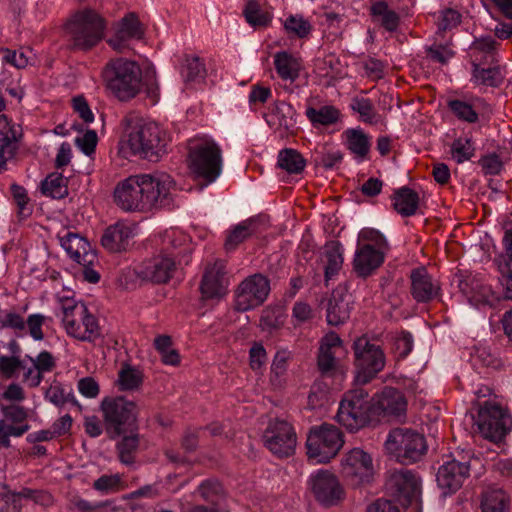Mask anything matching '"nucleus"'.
Masks as SVG:
<instances>
[{"instance_id": "nucleus-55", "label": "nucleus", "mask_w": 512, "mask_h": 512, "mask_svg": "<svg viewBox=\"0 0 512 512\" xmlns=\"http://www.w3.org/2000/svg\"><path fill=\"white\" fill-rule=\"evenodd\" d=\"M61 309L63 313V323L71 320L72 317L81 316L88 311L84 304L77 303L73 298L61 299Z\"/></svg>"}, {"instance_id": "nucleus-33", "label": "nucleus", "mask_w": 512, "mask_h": 512, "mask_svg": "<svg viewBox=\"0 0 512 512\" xmlns=\"http://www.w3.org/2000/svg\"><path fill=\"white\" fill-rule=\"evenodd\" d=\"M509 497L500 488L490 487L482 494V512H508Z\"/></svg>"}, {"instance_id": "nucleus-5", "label": "nucleus", "mask_w": 512, "mask_h": 512, "mask_svg": "<svg viewBox=\"0 0 512 512\" xmlns=\"http://www.w3.org/2000/svg\"><path fill=\"white\" fill-rule=\"evenodd\" d=\"M188 167L201 187L213 183L222 171V151L213 140H203L189 147Z\"/></svg>"}, {"instance_id": "nucleus-6", "label": "nucleus", "mask_w": 512, "mask_h": 512, "mask_svg": "<svg viewBox=\"0 0 512 512\" xmlns=\"http://www.w3.org/2000/svg\"><path fill=\"white\" fill-rule=\"evenodd\" d=\"M100 409L103 413L106 432L114 439L126 432L137 430L138 409L134 401L124 396L105 397Z\"/></svg>"}, {"instance_id": "nucleus-35", "label": "nucleus", "mask_w": 512, "mask_h": 512, "mask_svg": "<svg viewBox=\"0 0 512 512\" xmlns=\"http://www.w3.org/2000/svg\"><path fill=\"white\" fill-rule=\"evenodd\" d=\"M205 64L198 56H186L181 65V76L186 85L199 83L206 77Z\"/></svg>"}, {"instance_id": "nucleus-46", "label": "nucleus", "mask_w": 512, "mask_h": 512, "mask_svg": "<svg viewBox=\"0 0 512 512\" xmlns=\"http://www.w3.org/2000/svg\"><path fill=\"white\" fill-rule=\"evenodd\" d=\"M295 114L294 108L286 102L277 103L272 113L277 119V124L280 127H284L286 130L295 126Z\"/></svg>"}, {"instance_id": "nucleus-22", "label": "nucleus", "mask_w": 512, "mask_h": 512, "mask_svg": "<svg viewBox=\"0 0 512 512\" xmlns=\"http://www.w3.org/2000/svg\"><path fill=\"white\" fill-rule=\"evenodd\" d=\"M459 288L468 297L469 302L477 307H494L500 301V297L492 291L490 286L475 277L461 280Z\"/></svg>"}, {"instance_id": "nucleus-48", "label": "nucleus", "mask_w": 512, "mask_h": 512, "mask_svg": "<svg viewBox=\"0 0 512 512\" xmlns=\"http://www.w3.org/2000/svg\"><path fill=\"white\" fill-rule=\"evenodd\" d=\"M29 430V425L14 426L8 424L5 420H0V447L9 448L11 446L10 436L20 437Z\"/></svg>"}, {"instance_id": "nucleus-9", "label": "nucleus", "mask_w": 512, "mask_h": 512, "mask_svg": "<svg viewBox=\"0 0 512 512\" xmlns=\"http://www.w3.org/2000/svg\"><path fill=\"white\" fill-rule=\"evenodd\" d=\"M476 425L486 440L500 446L512 429V417L501 405L486 401L479 408Z\"/></svg>"}, {"instance_id": "nucleus-3", "label": "nucleus", "mask_w": 512, "mask_h": 512, "mask_svg": "<svg viewBox=\"0 0 512 512\" xmlns=\"http://www.w3.org/2000/svg\"><path fill=\"white\" fill-rule=\"evenodd\" d=\"M105 21L92 9L75 12L67 20L64 33L71 51H89L104 37Z\"/></svg>"}, {"instance_id": "nucleus-16", "label": "nucleus", "mask_w": 512, "mask_h": 512, "mask_svg": "<svg viewBox=\"0 0 512 512\" xmlns=\"http://www.w3.org/2000/svg\"><path fill=\"white\" fill-rule=\"evenodd\" d=\"M341 467L343 475L354 486L369 483L373 475L372 457L361 448H353L346 453Z\"/></svg>"}, {"instance_id": "nucleus-63", "label": "nucleus", "mask_w": 512, "mask_h": 512, "mask_svg": "<svg viewBox=\"0 0 512 512\" xmlns=\"http://www.w3.org/2000/svg\"><path fill=\"white\" fill-rule=\"evenodd\" d=\"M30 360L33 362L34 368L42 373L50 372L56 366L54 357L48 351H42L36 359L30 358Z\"/></svg>"}, {"instance_id": "nucleus-30", "label": "nucleus", "mask_w": 512, "mask_h": 512, "mask_svg": "<svg viewBox=\"0 0 512 512\" xmlns=\"http://www.w3.org/2000/svg\"><path fill=\"white\" fill-rule=\"evenodd\" d=\"M340 248V243L336 241H330L324 247L321 255V261L324 264V276L326 282L336 276L342 268L343 256Z\"/></svg>"}, {"instance_id": "nucleus-15", "label": "nucleus", "mask_w": 512, "mask_h": 512, "mask_svg": "<svg viewBox=\"0 0 512 512\" xmlns=\"http://www.w3.org/2000/svg\"><path fill=\"white\" fill-rule=\"evenodd\" d=\"M296 439L293 427L284 420L271 421L264 433L266 447L278 457L291 456L296 448Z\"/></svg>"}, {"instance_id": "nucleus-23", "label": "nucleus", "mask_w": 512, "mask_h": 512, "mask_svg": "<svg viewBox=\"0 0 512 512\" xmlns=\"http://www.w3.org/2000/svg\"><path fill=\"white\" fill-rule=\"evenodd\" d=\"M144 30L140 21L134 13H129L119 23L114 36L108 39V44L117 52H124L128 48V42L131 39H141Z\"/></svg>"}, {"instance_id": "nucleus-7", "label": "nucleus", "mask_w": 512, "mask_h": 512, "mask_svg": "<svg viewBox=\"0 0 512 512\" xmlns=\"http://www.w3.org/2000/svg\"><path fill=\"white\" fill-rule=\"evenodd\" d=\"M337 421L350 431H357L374 420L373 398L362 387H356L344 394Z\"/></svg>"}, {"instance_id": "nucleus-14", "label": "nucleus", "mask_w": 512, "mask_h": 512, "mask_svg": "<svg viewBox=\"0 0 512 512\" xmlns=\"http://www.w3.org/2000/svg\"><path fill=\"white\" fill-rule=\"evenodd\" d=\"M310 490L323 507L337 506L345 499V490L338 477L328 471L319 470L309 479Z\"/></svg>"}, {"instance_id": "nucleus-21", "label": "nucleus", "mask_w": 512, "mask_h": 512, "mask_svg": "<svg viewBox=\"0 0 512 512\" xmlns=\"http://www.w3.org/2000/svg\"><path fill=\"white\" fill-rule=\"evenodd\" d=\"M176 270L173 258L166 254H159L143 263L138 275L146 281L156 284L167 283Z\"/></svg>"}, {"instance_id": "nucleus-41", "label": "nucleus", "mask_w": 512, "mask_h": 512, "mask_svg": "<svg viewBox=\"0 0 512 512\" xmlns=\"http://www.w3.org/2000/svg\"><path fill=\"white\" fill-rule=\"evenodd\" d=\"M42 193L54 199H62L68 195L67 179L59 173H51L41 184Z\"/></svg>"}, {"instance_id": "nucleus-36", "label": "nucleus", "mask_w": 512, "mask_h": 512, "mask_svg": "<svg viewBox=\"0 0 512 512\" xmlns=\"http://www.w3.org/2000/svg\"><path fill=\"white\" fill-rule=\"evenodd\" d=\"M139 445L140 436L138 433L133 431L130 435H124L116 444L119 461L124 465L134 464Z\"/></svg>"}, {"instance_id": "nucleus-62", "label": "nucleus", "mask_w": 512, "mask_h": 512, "mask_svg": "<svg viewBox=\"0 0 512 512\" xmlns=\"http://www.w3.org/2000/svg\"><path fill=\"white\" fill-rule=\"evenodd\" d=\"M280 318L281 313L279 309L267 307L262 311L260 323L264 329H274L280 325Z\"/></svg>"}, {"instance_id": "nucleus-49", "label": "nucleus", "mask_w": 512, "mask_h": 512, "mask_svg": "<svg viewBox=\"0 0 512 512\" xmlns=\"http://www.w3.org/2000/svg\"><path fill=\"white\" fill-rule=\"evenodd\" d=\"M61 244L74 261L79 264H83V257L79 251L80 246L82 248L85 247V243L82 238L76 234L68 233L66 237L61 239Z\"/></svg>"}, {"instance_id": "nucleus-25", "label": "nucleus", "mask_w": 512, "mask_h": 512, "mask_svg": "<svg viewBox=\"0 0 512 512\" xmlns=\"http://www.w3.org/2000/svg\"><path fill=\"white\" fill-rule=\"evenodd\" d=\"M410 279L411 294L417 302H429L437 295L439 286L433 282L424 267L413 269Z\"/></svg>"}, {"instance_id": "nucleus-42", "label": "nucleus", "mask_w": 512, "mask_h": 512, "mask_svg": "<svg viewBox=\"0 0 512 512\" xmlns=\"http://www.w3.org/2000/svg\"><path fill=\"white\" fill-rule=\"evenodd\" d=\"M306 115L313 124L327 126L338 121L340 112L334 106L326 105L320 107L319 109L309 107L306 110Z\"/></svg>"}, {"instance_id": "nucleus-50", "label": "nucleus", "mask_w": 512, "mask_h": 512, "mask_svg": "<svg viewBox=\"0 0 512 512\" xmlns=\"http://www.w3.org/2000/svg\"><path fill=\"white\" fill-rule=\"evenodd\" d=\"M284 27L289 33H293L299 38L306 37L311 31L310 23L300 15L289 16L285 21Z\"/></svg>"}, {"instance_id": "nucleus-19", "label": "nucleus", "mask_w": 512, "mask_h": 512, "mask_svg": "<svg viewBox=\"0 0 512 512\" xmlns=\"http://www.w3.org/2000/svg\"><path fill=\"white\" fill-rule=\"evenodd\" d=\"M470 475L468 460L452 459L445 462L437 472V483L445 494L455 493Z\"/></svg>"}, {"instance_id": "nucleus-17", "label": "nucleus", "mask_w": 512, "mask_h": 512, "mask_svg": "<svg viewBox=\"0 0 512 512\" xmlns=\"http://www.w3.org/2000/svg\"><path fill=\"white\" fill-rule=\"evenodd\" d=\"M374 418L402 421L406 416L407 401L396 388L386 387L376 400L373 399Z\"/></svg>"}, {"instance_id": "nucleus-57", "label": "nucleus", "mask_w": 512, "mask_h": 512, "mask_svg": "<svg viewBox=\"0 0 512 512\" xmlns=\"http://www.w3.org/2000/svg\"><path fill=\"white\" fill-rule=\"evenodd\" d=\"M475 365L483 367L498 368L500 366V360L488 349L478 348L472 357Z\"/></svg>"}, {"instance_id": "nucleus-24", "label": "nucleus", "mask_w": 512, "mask_h": 512, "mask_svg": "<svg viewBox=\"0 0 512 512\" xmlns=\"http://www.w3.org/2000/svg\"><path fill=\"white\" fill-rule=\"evenodd\" d=\"M384 262L383 250L371 244L360 246L353 259V269L359 277H368Z\"/></svg>"}, {"instance_id": "nucleus-32", "label": "nucleus", "mask_w": 512, "mask_h": 512, "mask_svg": "<svg viewBox=\"0 0 512 512\" xmlns=\"http://www.w3.org/2000/svg\"><path fill=\"white\" fill-rule=\"evenodd\" d=\"M274 66L277 74L283 80L294 82L299 77L301 65L295 57L286 51L275 54Z\"/></svg>"}, {"instance_id": "nucleus-26", "label": "nucleus", "mask_w": 512, "mask_h": 512, "mask_svg": "<svg viewBox=\"0 0 512 512\" xmlns=\"http://www.w3.org/2000/svg\"><path fill=\"white\" fill-rule=\"evenodd\" d=\"M64 326L69 335L81 341H93L100 335L98 322L88 311L72 317Z\"/></svg>"}, {"instance_id": "nucleus-53", "label": "nucleus", "mask_w": 512, "mask_h": 512, "mask_svg": "<svg viewBox=\"0 0 512 512\" xmlns=\"http://www.w3.org/2000/svg\"><path fill=\"white\" fill-rule=\"evenodd\" d=\"M12 196L17 203L18 216L22 219L27 218L31 215L32 209L28 206L29 198L24 187L18 184L11 185Z\"/></svg>"}, {"instance_id": "nucleus-43", "label": "nucleus", "mask_w": 512, "mask_h": 512, "mask_svg": "<svg viewBox=\"0 0 512 512\" xmlns=\"http://www.w3.org/2000/svg\"><path fill=\"white\" fill-rule=\"evenodd\" d=\"M142 382V373L129 365H125L118 373L117 385L120 391L137 390Z\"/></svg>"}, {"instance_id": "nucleus-4", "label": "nucleus", "mask_w": 512, "mask_h": 512, "mask_svg": "<svg viewBox=\"0 0 512 512\" xmlns=\"http://www.w3.org/2000/svg\"><path fill=\"white\" fill-rule=\"evenodd\" d=\"M103 79L106 88L118 100L129 101L141 90L142 71L136 62L117 58L107 63Z\"/></svg>"}, {"instance_id": "nucleus-61", "label": "nucleus", "mask_w": 512, "mask_h": 512, "mask_svg": "<svg viewBox=\"0 0 512 512\" xmlns=\"http://www.w3.org/2000/svg\"><path fill=\"white\" fill-rule=\"evenodd\" d=\"M478 163L488 175H497L502 169V162L495 153L483 156Z\"/></svg>"}, {"instance_id": "nucleus-59", "label": "nucleus", "mask_w": 512, "mask_h": 512, "mask_svg": "<svg viewBox=\"0 0 512 512\" xmlns=\"http://www.w3.org/2000/svg\"><path fill=\"white\" fill-rule=\"evenodd\" d=\"M22 367V362L18 357L0 356V374L5 378H12L15 372Z\"/></svg>"}, {"instance_id": "nucleus-39", "label": "nucleus", "mask_w": 512, "mask_h": 512, "mask_svg": "<svg viewBox=\"0 0 512 512\" xmlns=\"http://www.w3.org/2000/svg\"><path fill=\"white\" fill-rule=\"evenodd\" d=\"M473 81L479 85L490 87H498L503 82V75L500 67L494 66L489 68H481L478 63H473Z\"/></svg>"}, {"instance_id": "nucleus-29", "label": "nucleus", "mask_w": 512, "mask_h": 512, "mask_svg": "<svg viewBox=\"0 0 512 512\" xmlns=\"http://www.w3.org/2000/svg\"><path fill=\"white\" fill-rule=\"evenodd\" d=\"M130 237L131 229L123 223H116L106 228L101 244L110 252H120L126 249Z\"/></svg>"}, {"instance_id": "nucleus-52", "label": "nucleus", "mask_w": 512, "mask_h": 512, "mask_svg": "<svg viewBox=\"0 0 512 512\" xmlns=\"http://www.w3.org/2000/svg\"><path fill=\"white\" fill-rule=\"evenodd\" d=\"M450 110L460 119L469 123H475L478 120V114L471 105L460 100H451L448 102Z\"/></svg>"}, {"instance_id": "nucleus-13", "label": "nucleus", "mask_w": 512, "mask_h": 512, "mask_svg": "<svg viewBox=\"0 0 512 512\" xmlns=\"http://www.w3.org/2000/svg\"><path fill=\"white\" fill-rule=\"evenodd\" d=\"M270 292V282L262 274L245 278L235 290L234 309L246 312L262 305Z\"/></svg>"}, {"instance_id": "nucleus-47", "label": "nucleus", "mask_w": 512, "mask_h": 512, "mask_svg": "<svg viewBox=\"0 0 512 512\" xmlns=\"http://www.w3.org/2000/svg\"><path fill=\"white\" fill-rule=\"evenodd\" d=\"M475 148L473 143L468 138H458L454 140L451 146L452 157L458 162L470 160L474 155Z\"/></svg>"}, {"instance_id": "nucleus-38", "label": "nucleus", "mask_w": 512, "mask_h": 512, "mask_svg": "<svg viewBox=\"0 0 512 512\" xmlns=\"http://www.w3.org/2000/svg\"><path fill=\"white\" fill-rule=\"evenodd\" d=\"M347 148L359 159H364L370 151L368 136L360 129H349L346 131Z\"/></svg>"}, {"instance_id": "nucleus-45", "label": "nucleus", "mask_w": 512, "mask_h": 512, "mask_svg": "<svg viewBox=\"0 0 512 512\" xmlns=\"http://www.w3.org/2000/svg\"><path fill=\"white\" fill-rule=\"evenodd\" d=\"M17 135L13 128H10L0 138V170L4 169L8 158L13 157L17 148Z\"/></svg>"}, {"instance_id": "nucleus-11", "label": "nucleus", "mask_w": 512, "mask_h": 512, "mask_svg": "<svg viewBox=\"0 0 512 512\" xmlns=\"http://www.w3.org/2000/svg\"><path fill=\"white\" fill-rule=\"evenodd\" d=\"M385 447L400 463L406 465L419 461L427 451L426 440L422 434L403 428L389 433Z\"/></svg>"}, {"instance_id": "nucleus-18", "label": "nucleus", "mask_w": 512, "mask_h": 512, "mask_svg": "<svg viewBox=\"0 0 512 512\" xmlns=\"http://www.w3.org/2000/svg\"><path fill=\"white\" fill-rule=\"evenodd\" d=\"M342 350V340L335 332L327 333L320 342L317 368L323 377H333L341 372L337 353Z\"/></svg>"}, {"instance_id": "nucleus-60", "label": "nucleus", "mask_w": 512, "mask_h": 512, "mask_svg": "<svg viewBox=\"0 0 512 512\" xmlns=\"http://www.w3.org/2000/svg\"><path fill=\"white\" fill-rule=\"evenodd\" d=\"M97 134L94 130H87L81 137H77L75 140L76 145L86 155H91L97 145Z\"/></svg>"}, {"instance_id": "nucleus-51", "label": "nucleus", "mask_w": 512, "mask_h": 512, "mask_svg": "<svg viewBox=\"0 0 512 512\" xmlns=\"http://www.w3.org/2000/svg\"><path fill=\"white\" fill-rule=\"evenodd\" d=\"M45 397L56 406H63L65 403H71L80 408V405L74 395L71 393L66 394L60 385H51L47 389Z\"/></svg>"}, {"instance_id": "nucleus-31", "label": "nucleus", "mask_w": 512, "mask_h": 512, "mask_svg": "<svg viewBox=\"0 0 512 512\" xmlns=\"http://www.w3.org/2000/svg\"><path fill=\"white\" fill-rule=\"evenodd\" d=\"M394 209L403 217L416 213L419 206V195L409 187L397 189L392 197Z\"/></svg>"}, {"instance_id": "nucleus-54", "label": "nucleus", "mask_w": 512, "mask_h": 512, "mask_svg": "<svg viewBox=\"0 0 512 512\" xmlns=\"http://www.w3.org/2000/svg\"><path fill=\"white\" fill-rule=\"evenodd\" d=\"M351 108L360 114V117L364 122H375L374 117L376 114L374 113L373 104L370 99L355 97L352 99Z\"/></svg>"}, {"instance_id": "nucleus-44", "label": "nucleus", "mask_w": 512, "mask_h": 512, "mask_svg": "<svg viewBox=\"0 0 512 512\" xmlns=\"http://www.w3.org/2000/svg\"><path fill=\"white\" fill-rule=\"evenodd\" d=\"M243 13L246 21L254 27L267 26L271 21L270 15L262 11L259 3L254 0L248 1Z\"/></svg>"}, {"instance_id": "nucleus-10", "label": "nucleus", "mask_w": 512, "mask_h": 512, "mask_svg": "<svg viewBox=\"0 0 512 512\" xmlns=\"http://www.w3.org/2000/svg\"><path fill=\"white\" fill-rule=\"evenodd\" d=\"M344 444L341 430L328 423L313 426L306 440L307 455L317 463H327L334 458Z\"/></svg>"}, {"instance_id": "nucleus-2", "label": "nucleus", "mask_w": 512, "mask_h": 512, "mask_svg": "<svg viewBox=\"0 0 512 512\" xmlns=\"http://www.w3.org/2000/svg\"><path fill=\"white\" fill-rule=\"evenodd\" d=\"M131 153L157 162L166 153V132L156 123L145 121L138 113L129 112L121 121Z\"/></svg>"}, {"instance_id": "nucleus-56", "label": "nucleus", "mask_w": 512, "mask_h": 512, "mask_svg": "<svg viewBox=\"0 0 512 512\" xmlns=\"http://www.w3.org/2000/svg\"><path fill=\"white\" fill-rule=\"evenodd\" d=\"M461 22V15L458 11L447 8L441 11L438 19V31L445 32L457 27Z\"/></svg>"}, {"instance_id": "nucleus-64", "label": "nucleus", "mask_w": 512, "mask_h": 512, "mask_svg": "<svg viewBox=\"0 0 512 512\" xmlns=\"http://www.w3.org/2000/svg\"><path fill=\"white\" fill-rule=\"evenodd\" d=\"M394 348L399 357H406L413 348V338L409 332L403 331L395 338Z\"/></svg>"}, {"instance_id": "nucleus-58", "label": "nucleus", "mask_w": 512, "mask_h": 512, "mask_svg": "<svg viewBox=\"0 0 512 512\" xmlns=\"http://www.w3.org/2000/svg\"><path fill=\"white\" fill-rule=\"evenodd\" d=\"M201 497L208 502H215V497L223 492L222 485L217 480H206L198 488Z\"/></svg>"}, {"instance_id": "nucleus-37", "label": "nucleus", "mask_w": 512, "mask_h": 512, "mask_svg": "<svg viewBox=\"0 0 512 512\" xmlns=\"http://www.w3.org/2000/svg\"><path fill=\"white\" fill-rule=\"evenodd\" d=\"M277 165L290 174H299L304 170L306 161L297 150L285 148L278 154Z\"/></svg>"}, {"instance_id": "nucleus-1", "label": "nucleus", "mask_w": 512, "mask_h": 512, "mask_svg": "<svg viewBox=\"0 0 512 512\" xmlns=\"http://www.w3.org/2000/svg\"><path fill=\"white\" fill-rule=\"evenodd\" d=\"M176 183L164 172L130 176L114 189V201L128 212H147L173 203Z\"/></svg>"}, {"instance_id": "nucleus-40", "label": "nucleus", "mask_w": 512, "mask_h": 512, "mask_svg": "<svg viewBox=\"0 0 512 512\" xmlns=\"http://www.w3.org/2000/svg\"><path fill=\"white\" fill-rule=\"evenodd\" d=\"M371 15L378 18L381 25L388 31H395L398 28L400 18L399 15L389 9L385 1H377L371 6Z\"/></svg>"}, {"instance_id": "nucleus-27", "label": "nucleus", "mask_w": 512, "mask_h": 512, "mask_svg": "<svg viewBox=\"0 0 512 512\" xmlns=\"http://www.w3.org/2000/svg\"><path fill=\"white\" fill-rule=\"evenodd\" d=\"M352 301L342 290H334L327 304V323L338 326L350 318Z\"/></svg>"}, {"instance_id": "nucleus-28", "label": "nucleus", "mask_w": 512, "mask_h": 512, "mask_svg": "<svg viewBox=\"0 0 512 512\" xmlns=\"http://www.w3.org/2000/svg\"><path fill=\"white\" fill-rule=\"evenodd\" d=\"M41 492L29 488H23L20 492H13L5 484L0 485V512H20L22 499L39 501Z\"/></svg>"}, {"instance_id": "nucleus-8", "label": "nucleus", "mask_w": 512, "mask_h": 512, "mask_svg": "<svg viewBox=\"0 0 512 512\" xmlns=\"http://www.w3.org/2000/svg\"><path fill=\"white\" fill-rule=\"evenodd\" d=\"M353 351L356 368L355 382L358 385H365L384 369L386 363L384 351L367 336L358 337L354 341Z\"/></svg>"}, {"instance_id": "nucleus-20", "label": "nucleus", "mask_w": 512, "mask_h": 512, "mask_svg": "<svg viewBox=\"0 0 512 512\" xmlns=\"http://www.w3.org/2000/svg\"><path fill=\"white\" fill-rule=\"evenodd\" d=\"M223 260H216L205 268L200 290L205 299H220L227 293L228 280Z\"/></svg>"}, {"instance_id": "nucleus-34", "label": "nucleus", "mask_w": 512, "mask_h": 512, "mask_svg": "<svg viewBox=\"0 0 512 512\" xmlns=\"http://www.w3.org/2000/svg\"><path fill=\"white\" fill-rule=\"evenodd\" d=\"M257 231V221L254 219L245 220L236 225L228 234L224 248L226 251L235 250L239 244L244 242Z\"/></svg>"}, {"instance_id": "nucleus-12", "label": "nucleus", "mask_w": 512, "mask_h": 512, "mask_svg": "<svg viewBox=\"0 0 512 512\" xmlns=\"http://www.w3.org/2000/svg\"><path fill=\"white\" fill-rule=\"evenodd\" d=\"M385 488L392 502H398L402 507L418 503L421 495V481L410 470L400 469L387 473Z\"/></svg>"}]
</instances>
